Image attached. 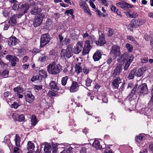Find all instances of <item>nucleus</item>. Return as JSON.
<instances>
[{
    "label": "nucleus",
    "instance_id": "obj_1",
    "mask_svg": "<svg viewBox=\"0 0 153 153\" xmlns=\"http://www.w3.org/2000/svg\"><path fill=\"white\" fill-rule=\"evenodd\" d=\"M62 70L61 66L57 64L55 66V63L53 62L48 65V73L53 74H56L59 73Z\"/></svg>",
    "mask_w": 153,
    "mask_h": 153
},
{
    "label": "nucleus",
    "instance_id": "obj_2",
    "mask_svg": "<svg viewBox=\"0 0 153 153\" xmlns=\"http://www.w3.org/2000/svg\"><path fill=\"white\" fill-rule=\"evenodd\" d=\"M88 39V40H87L85 41V44L84 45V47L83 48V55L84 56L88 53L92 48L90 45V42H92V37L89 36Z\"/></svg>",
    "mask_w": 153,
    "mask_h": 153
},
{
    "label": "nucleus",
    "instance_id": "obj_3",
    "mask_svg": "<svg viewBox=\"0 0 153 153\" xmlns=\"http://www.w3.org/2000/svg\"><path fill=\"white\" fill-rule=\"evenodd\" d=\"M120 47L116 45H114L111 47V50L110 51L111 56L115 59L117 56L120 55Z\"/></svg>",
    "mask_w": 153,
    "mask_h": 153
},
{
    "label": "nucleus",
    "instance_id": "obj_4",
    "mask_svg": "<svg viewBox=\"0 0 153 153\" xmlns=\"http://www.w3.org/2000/svg\"><path fill=\"white\" fill-rule=\"evenodd\" d=\"M148 90L147 84L145 83L142 84L138 87L136 92L139 94L140 96H142L146 94Z\"/></svg>",
    "mask_w": 153,
    "mask_h": 153
},
{
    "label": "nucleus",
    "instance_id": "obj_5",
    "mask_svg": "<svg viewBox=\"0 0 153 153\" xmlns=\"http://www.w3.org/2000/svg\"><path fill=\"white\" fill-rule=\"evenodd\" d=\"M44 17L45 16L44 15H41L35 17L33 21V25L34 27H37L41 25Z\"/></svg>",
    "mask_w": 153,
    "mask_h": 153
},
{
    "label": "nucleus",
    "instance_id": "obj_6",
    "mask_svg": "<svg viewBox=\"0 0 153 153\" xmlns=\"http://www.w3.org/2000/svg\"><path fill=\"white\" fill-rule=\"evenodd\" d=\"M24 97L26 101L29 103H32L35 98L31 92L29 91H26L25 92Z\"/></svg>",
    "mask_w": 153,
    "mask_h": 153
},
{
    "label": "nucleus",
    "instance_id": "obj_7",
    "mask_svg": "<svg viewBox=\"0 0 153 153\" xmlns=\"http://www.w3.org/2000/svg\"><path fill=\"white\" fill-rule=\"evenodd\" d=\"M116 5L117 6L125 9L127 8H131L133 7V5L127 3L125 1H121L120 2L117 3Z\"/></svg>",
    "mask_w": 153,
    "mask_h": 153
},
{
    "label": "nucleus",
    "instance_id": "obj_8",
    "mask_svg": "<svg viewBox=\"0 0 153 153\" xmlns=\"http://www.w3.org/2000/svg\"><path fill=\"white\" fill-rule=\"evenodd\" d=\"M40 47L42 48L44 47L48 43V34L47 33L42 35L40 39Z\"/></svg>",
    "mask_w": 153,
    "mask_h": 153
},
{
    "label": "nucleus",
    "instance_id": "obj_9",
    "mask_svg": "<svg viewBox=\"0 0 153 153\" xmlns=\"http://www.w3.org/2000/svg\"><path fill=\"white\" fill-rule=\"evenodd\" d=\"M134 58V56L132 55H128L127 54H124L121 56V59L122 61H124L125 60H126L127 62L131 63L133 61V59Z\"/></svg>",
    "mask_w": 153,
    "mask_h": 153
},
{
    "label": "nucleus",
    "instance_id": "obj_10",
    "mask_svg": "<svg viewBox=\"0 0 153 153\" xmlns=\"http://www.w3.org/2000/svg\"><path fill=\"white\" fill-rule=\"evenodd\" d=\"M82 45V42L81 41H79L77 43L73 49V52L75 54H78L81 51Z\"/></svg>",
    "mask_w": 153,
    "mask_h": 153
},
{
    "label": "nucleus",
    "instance_id": "obj_11",
    "mask_svg": "<svg viewBox=\"0 0 153 153\" xmlns=\"http://www.w3.org/2000/svg\"><path fill=\"white\" fill-rule=\"evenodd\" d=\"M96 44L100 46L103 45L105 44L106 41L105 39V35L104 34H102L100 35L98 40L96 41Z\"/></svg>",
    "mask_w": 153,
    "mask_h": 153
},
{
    "label": "nucleus",
    "instance_id": "obj_12",
    "mask_svg": "<svg viewBox=\"0 0 153 153\" xmlns=\"http://www.w3.org/2000/svg\"><path fill=\"white\" fill-rule=\"evenodd\" d=\"M32 5L28 3H25L21 6V13H27V10H29L30 6Z\"/></svg>",
    "mask_w": 153,
    "mask_h": 153
},
{
    "label": "nucleus",
    "instance_id": "obj_13",
    "mask_svg": "<svg viewBox=\"0 0 153 153\" xmlns=\"http://www.w3.org/2000/svg\"><path fill=\"white\" fill-rule=\"evenodd\" d=\"M121 83V80L119 77H117L112 82V84L115 89H117L119 85Z\"/></svg>",
    "mask_w": 153,
    "mask_h": 153
},
{
    "label": "nucleus",
    "instance_id": "obj_14",
    "mask_svg": "<svg viewBox=\"0 0 153 153\" xmlns=\"http://www.w3.org/2000/svg\"><path fill=\"white\" fill-rule=\"evenodd\" d=\"M18 39L15 37H10L8 41V43L10 46H14L18 43Z\"/></svg>",
    "mask_w": 153,
    "mask_h": 153
},
{
    "label": "nucleus",
    "instance_id": "obj_15",
    "mask_svg": "<svg viewBox=\"0 0 153 153\" xmlns=\"http://www.w3.org/2000/svg\"><path fill=\"white\" fill-rule=\"evenodd\" d=\"M78 89V85L76 82L73 81L72 85L70 88V91L71 92H75Z\"/></svg>",
    "mask_w": 153,
    "mask_h": 153
},
{
    "label": "nucleus",
    "instance_id": "obj_16",
    "mask_svg": "<svg viewBox=\"0 0 153 153\" xmlns=\"http://www.w3.org/2000/svg\"><path fill=\"white\" fill-rule=\"evenodd\" d=\"M122 67L120 66H118L115 68L113 71L112 75L115 76L119 75L122 71Z\"/></svg>",
    "mask_w": 153,
    "mask_h": 153
},
{
    "label": "nucleus",
    "instance_id": "obj_17",
    "mask_svg": "<svg viewBox=\"0 0 153 153\" xmlns=\"http://www.w3.org/2000/svg\"><path fill=\"white\" fill-rule=\"evenodd\" d=\"M101 52L100 51H97L93 56V58L95 61H98L101 56Z\"/></svg>",
    "mask_w": 153,
    "mask_h": 153
},
{
    "label": "nucleus",
    "instance_id": "obj_18",
    "mask_svg": "<svg viewBox=\"0 0 153 153\" xmlns=\"http://www.w3.org/2000/svg\"><path fill=\"white\" fill-rule=\"evenodd\" d=\"M17 16L14 15L12 16L10 18L9 20L8 21V23L9 24L11 25H14L16 23V17Z\"/></svg>",
    "mask_w": 153,
    "mask_h": 153
},
{
    "label": "nucleus",
    "instance_id": "obj_19",
    "mask_svg": "<svg viewBox=\"0 0 153 153\" xmlns=\"http://www.w3.org/2000/svg\"><path fill=\"white\" fill-rule=\"evenodd\" d=\"M135 76L137 77L141 76L145 71V69L141 68L137 70L136 69Z\"/></svg>",
    "mask_w": 153,
    "mask_h": 153
},
{
    "label": "nucleus",
    "instance_id": "obj_20",
    "mask_svg": "<svg viewBox=\"0 0 153 153\" xmlns=\"http://www.w3.org/2000/svg\"><path fill=\"white\" fill-rule=\"evenodd\" d=\"M73 55V52L71 47H68L66 50L65 56L68 58L71 57Z\"/></svg>",
    "mask_w": 153,
    "mask_h": 153
},
{
    "label": "nucleus",
    "instance_id": "obj_21",
    "mask_svg": "<svg viewBox=\"0 0 153 153\" xmlns=\"http://www.w3.org/2000/svg\"><path fill=\"white\" fill-rule=\"evenodd\" d=\"M92 146L96 148V149H100L102 148V146L100 145V142L97 140H95L92 144Z\"/></svg>",
    "mask_w": 153,
    "mask_h": 153
},
{
    "label": "nucleus",
    "instance_id": "obj_22",
    "mask_svg": "<svg viewBox=\"0 0 153 153\" xmlns=\"http://www.w3.org/2000/svg\"><path fill=\"white\" fill-rule=\"evenodd\" d=\"M50 87L52 90H57L58 89V87L55 81H52L50 84Z\"/></svg>",
    "mask_w": 153,
    "mask_h": 153
},
{
    "label": "nucleus",
    "instance_id": "obj_23",
    "mask_svg": "<svg viewBox=\"0 0 153 153\" xmlns=\"http://www.w3.org/2000/svg\"><path fill=\"white\" fill-rule=\"evenodd\" d=\"M14 141L15 143V145L17 147L20 146L21 138L17 134H16L15 137Z\"/></svg>",
    "mask_w": 153,
    "mask_h": 153
},
{
    "label": "nucleus",
    "instance_id": "obj_24",
    "mask_svg": "<svg viewBox=\"0 0 153 153\" xmlns=\"http://www.w3.org/2000/svg\"><path fill=\"white\" fill-rule=\"evenodd\" d=\"M35 146L34 144L30 141L28 142L27 149L28 151H32L34 149Z\"/></svg>",
    "mask_w": 153,
    "mask_h": 153
},
{
    "label": "nucleus",
    "instance_id": "obj_25",
    "mask_svg": "<svg viewBox=\"0 0 153 153\" xmlns=\"http://www.w3.org/2000/svg\"><path fill=\"white\" fill-rule=\"evenodd\" d=\"M136 69L134 68L132 69L129 73L128 76L129 79H134L135 75Z\"/></svg>",
    "mask_w": 153,
    "mask_h": 153
},
{
    "label": "nucleus",
    "instance_id": "obj_26",
    "mask_svg": "<svg viewBox=\"0 0 153 153\" xmlns=\"http://www.w3.org/2000/svg\"><path fill=\"white\" fill-rule=\"evenodd\" d=\"M11 65L13 66H14L17 62L19 61L18 59L16 56H13L11 59Z\"/></svg>",
    "mask_w": 153,
    "mask_h": 153
},
{
    "label": "nucleus",
    "instance_id": "obj_27",
    "mask_svg": "<svg viewBox=\"0 0 153 153\" xmlns=\"http://www.w3.org/2000/svg\"><path fill=\"white\" fill-rule=\"evenodd\" d=\"M13 91L18 94L22 93L24 91V89L20 86L17 87L13 88Z\"/></svg>",
    "mask_w": 153,
    "mask_h": 153
},
{
    "label": "nucleus",
    "instance_id": "obj_28",
    "mask_svg": "<svg viewBox=\"0 0 153 153\" xmlns=\"http://www.w3.org/2000/svg\"><path fill=\"white\" fill-rule=\"evenodd\" d=\"M16 120H17L19 122H22L24 121L25 119V116L23 114H17V115H16Z\"/></svg>",
    "mask_w": 153,
    "mask_h": 153
},
{
    "label": "nucleus",
    "instance_id": "obj_29",
    "mask_svg": "<svg viewBox=\"0 0 153 153\" xmlns=\"http://www.w3.org/2000/svg\"><path fill=\"white\" fill-rule=\"evenodd\" d=\"M80 64H76L75 66V71L77 73H79L82 71V69L80 66Z\"/></svg>",
    "mask_w": 153,
    "mask_h": 153
},
{
    "label": "nucleus",
    "instance_id": "obj_30",
    "mask_svg": "<svg viewBox=\"0 0 153 153\" xmlns=\"http://www.w3.org/2000/svg\"><path fill=\"white\" fill-rule=\"evenodd\" d=\"M39 10L36 7H35L32 9L30 11L31 13L33 15H36L39 12Z\"/></svg>",
    "mask_w": 153,
    "mask_h": 153
},
{
    "label": "nucleus",
    "instance_id": "obj_31",
    "mask_svg": "<svg viewBox=\"0 0 153 153\" xmlns=\"http://www.w3.org/2000/svg\"><path fill=\"white\" fill-rule=\"evenodd\" d=\"M4 142L7 144H10L11 143L10 141V136L7 135L4 138Z\"/></svg>",
    "mask_w": 153,
    "mask_h": 153
},
{
    "label": "nucleus",
    "instance_id": "obj_32",
    "mask_svg": "<svg viewBox=\"0 0 153 153\" xmlns=\"http://www.w3.org/2000/svg\"><path fill=\"white\" fill-rule=\"evenodd\" d=\"M39 75L42 76V78H46L47 76V73L44 70H41L39 72Z\"/></svg>",
    "mask_w": 153,
    "mask_h": 153
},
{
    "label": "nucleus",
    "instance_id": "obj_33",
    "mask_svg": "<svg viewBox=\"0 0 153 153\" xmlns=\"http://www.w3.org/2000/svg\"><path fill=\"white\" fill-rule=\"evenodd\" d=\"M68 79V76H65L62 78L61 80V83L62 85L63 86L65 85L67 83Z\"/></svg>",
    "mask_w": 153,
    "mask_h": 153
},
{
    "label": "nucleus",
    "instance_id": "obj_34",
    "mask_svg": "<svg viewBox=\"0 0 153 153\" xmlns=\"http://www.w3.org/2000/svg\"><path fill=\"white\" fill-rule=\"evenodd\" d=\"M42 79V76L39 75H36L35 76H33L32 78L31 79V81L32 82H34L35 81L37 80H40Z\"/></svg>",
    "mask_w": 153,
    "mask_h": 153
},
{
    "label": "nucleus",
    "instance_id": "obj_35",
    "mask_svg": "<svg viewBox=\"0 0 153 153\" xmlns=\"http://www.w3.org/2000/svg\"><path fill=\"white\" fill-rule=\"evenodd\" d=\"M10 10V8H6L3 11L2 14L5 17H7L8 16Z\"/></svg>",
    "mask_w": 153,
    "mask_h": 153
},
{
    "label": "nucleus",
    "instance_id": "obj_36",
    "mask_svg": "<svg viewBox=\"0 0 153 153\" xmlns=\"http://www.w3.org/2000/svg\"><path fill=\"white\" fill-rule=\"evenodd\" d=\"M126 47L129 52H131L132 51L133 48L132 46L130 44L127 43L126 44Z\"/></svg>",
    "mask_w": 153,
    "mask_h": 153
},
{
    "label": "nucleus",
    "instance_id": "obj_37",
    "mask_svg": "<svg viewBox=\"0 0 153 153\" xmlns=\"http://www.w3.org/2000/svg\"><path fill=\"white\" fill-rule=\"evenodd\" d=\"M31 124L34 126L37 123L36 117L34 115H32L31 118Z\"/></svg>",
    "mask_w": 153,
    "mask_h": 153
},
{
    "label": "nucleus",
    "instance_id": "obj_38",
    "mask_svg": "<svg viewBox=\"0 0 153 153\" xmlns=\"http://www.w3.org/2000/svg\"><path fill=\"white\" fill-rule=\"evenodd\" d=\"M85 85L87 87H89L90 86L92 82V80L89 78L88 77L85 80Z\"/></svg>",
    "mask_w": 153,
    "mask_h": 153
},
{
    "label": "nucleus",
    "instance_id": "obj_39",
    "mask_svg": "<svg viewBox=\"0 0 153 153\" xmlns=\"http://www.w3.org/2000/svg\"><path fill=\"white\" fill-rule=\"evenodd\" d=\"M19 3L18 2L14 3L12 7V9L14 10H18L19 7Z\"/></svg>",
    "mask_w": 153,
    "mask_h": 153
},
{
    "label": "nucleus",
    "instance_id": "obj_40",
    "mask_svg": "<svg viewBox=\"0 0 153 153\" xmlns=\"http://www.w3.org/2000/svg\"><path fill=\"white\" fill-rule=\"evenodd\" d=\"M141 21L140 19L134 20L133 21L134 25L137 26H139L140 25H142V24H140Z\"/></svg>",
    "mask_w": 153,
    "mask_h": 153
},
{
    "label": "nucleus",
    "instance_id": "obj_41",
    "mask_svg": "<svg viewBox=\"0 0 153 153\" xmlns=\"http://www.w3.org/2000/svg\"><path fill=\"white\" fill-rule=\"evenodd\" d=\"M83 8L85 12L87 13L88 15H91V13L90 12V10L88 7L86 6H85Z\"/></svg>",
    "mask_w": 153,
    "mask_h": 153
},
{
    "label": "nucleus",
    "instance_id": "obj_42",
    "mask_svg": "<svg viewBox=\"0 0 153 153\" xmlns=\"http://www.w3.org/2000/svg\"><path fill=\"white\" fill-rule=\"evenodd\" d=\"M44 145H45L44 148V153H48V144L47 143L45 142L43 143Z\"/></svg>",
    "mask_w": 153,
    "mask_h": 153
},
{
    "label": "nucleus",
    "instance_id": "obj_43",
    "mask_svg": "<svg viewBox=\"0 0 153 153\" xmlns=\"http://www.w3.org/2000/svg\"><path fill=\"white\" fill-rule=\"evenodd\" d=\"M80 1L79 3V5L80 7L82 8H83L85 6H86V3L84 1H82V0H80Z\"/></svg>",
    "mask_w": 153,
    "mask_h": 153
},
{
    "label": "nucleus",
    "instance_id": "obj_44",
    "mask_svg": "<svg viewBox=\"0 0 153 153\" xmlns=\"http://www.w3.org/2000/svg\"><path fill=\"white\" fill-rule=\"evenodd\" d=\"M56 94V93L54 91H48V96L50 97L54 96Z\"/></svg>",
    "mask_w": 153,
    "mask_h": 153
},
{
    "label": "nucleus",
    "instance_id": "obj_45",
    "mask_svg": "<svg viewBox=\"0 0 153 153\" xmlns=\"http://www.w3.org/2000/svg\"><path fill=\"white\" fill-rule=\"evenodd\" d=\"M134 89H135V88H133V89L132 90L131 93L129 94V95L128 96V97L130 98H131L132 97L134 96V95L135 94V90Z\"/></svg>",
    "mask_w": 153,
    "mask_h": 153
},
{
    "label": "nucleus",
    "instance_id": "obj_46",
    "mask_svg": "<svg viewBox=\"0 0 153 153\" xmlns=\"http://www.w3.org/2000/svg\"><path fill=\"white\" fill-rule=\"evenodd\" d=\"M17 115L16 113H11L10 115V117L13 119L14 120H16V115Z\"/></svg>",
    "mask_w": 153,
    "mask_h": 153
},
{
    "label": "nucleus",
    "instance_id": "obj_47",
    "mask_svg": "<svg viewBox=\"0 0 153 153\" xmlns=\"http://www.w3.org/2000/svg\"><path fill=\"white\" fill-rule=\"evenodd\" d=\"M19 106V105L18 104V103L16 102H14L11 105L12 107L15 109L17 108Z\"/></svg>",
    "mask_w": 153,
    "mask_h": 153
},
{
    "label": "nucleus",
    "instance_id": "obj_48",
    "mask_svg": "<svg viewBox=\"0 0 153 153\" xmlns=\"http://www.w3.org/2000/svg\"><path fill=\"white\" fill-rule=\"evenodd\" d=\"M143 138V136L141 135H140L138 136H137L135 137V140L137 142H138V140H142Z\"/></svg>",
    "mask_w": 153,
    "mask_h": 153
},
{
    "label": "nucleus",
    "instance_id": "obj_49",
    "mask_svg": "<svg viewBox=\"0 0 153 153\" xmlns=\"http://www.w3.org/2000/svg\"><path fill=\"white\" fill-rule=\"evenodd\" d=\"M113 34L114 31L112 30L110 28H109L108 30L107 33L108 36H111L113 35Z\"/></svg>",
    "mask_w": 153,
    "mask_h": 153
},
{
    "label": "nucleus",
    "instance_id": "obj_50",
    "mask_svg": "<svg viewBox=\"0 0 153 153\" xmlns=\"http://www.w3.org/2000/svg\"><path fill=\"white\" fill-rule=\"evenodd\" d=\"M101 1L102 4L104 5L107 7L108 5V3L106 0H100Z\"/></svg>",
    "mask_w": 153,
    "mask_h": 153
},
{
    "label": "nucleus",
    "instance_id": "obj_51",
    "mask_svg": "<svg viewBox=\"0 0 153 153\" xmlns=\"http://www.w3.org/2000/svg\"><path fill=\"white\" fill-rule=\"evenodd\" d=\"M74 10L73 9H70L69 10H66L65 12V13L68 14H69L71 15L73 14Z\"/></svg>",
    "mask_w": 153,
    "mask_h": 153
},
{
    "label": "nucleus",
    "instance_id": "obj_52",
    "mask_svg": "<svg viewBox=\"0 0 153 153\" xmlns=\"http://www.w3.org/2000/svg\"><path fill=\"white\" fill-rule=\"evenodd\" d=\"M130 64L129 63H128L127 62L125 63V66L124 67V69L125 71L127 70L128 69Z\"/></svg>",
    "mask_w": 153,
    "mask_h": 153
},
{
    "label": "nucleus",
    "instance_id": "obj_53",
    "mask_svg": "<svg viewBox=\"0 0 153 153\" xmlns=\"http://www.w3.org/2000/svg\"><path fill=\"white\" fill-rule=\"evenodd\" d=\"M9 24L5 23H4V30H6L8 29L9 27Z\"/></svg>",
    "mask_w": 153,
    "mask_h": 153
},
{
    "label": "nucleus",
    "instance_id": "obj_54",
    "mask_svg": "<svg viewBox=\"0 0 153 153\" xmlns=\"http://www.w3.org/2000/svg\"><path fill=\"white\" fill-rule=\"evenodd\" d=\"M111 9L112 11L114 12H117L118 10V9L117 8L114 6H112L111 8Z\"/></svg>",
    "mask_w": 153,
    "mask_h": 153
},
{
    "label": "nucleus",
    "instance_id": "obj_55",
    "mask_svg": "<svg viewBox=\"0 0 153 153\" xmlns=\"http://www.w3.org/2000/svg\"><path fill=\"white\" fill-rule=\"evenodd\" d=\"M39 52V50L36 48H34L32 51V53L35 54Z\"/></svg>",
    "mask_w": 153,
    "mask_h": 153
},
{
    "label": "nucleus",
    "instance_id": "obj_56",
    "mask_svg": "<svg viewBox=\"0 0 153 153\" xmlns=\"http://www.w3.org/2000/svg\"><path fill=\"white\" fill-rule=\"evenodd\" d=\"M9 73V71L7 70H5L2 72V74L4 76H6L8 75Z\"/></svg>",
    "mask_w": 153,
    "mask_h": 153
},
{
    "label": "nucleus",
    "instance_id": "obj_57",
    "mask_svg": "<svg viewBox=\"0 0 153 153\" xmlns=\"http://www.w3.org/2000/svg\"><path fill=\"white\" fill-rule=\"evenodd\" d=\"M83 71L84 74H87L89 72V70L88 69L85 67L83 69Z\"/></svg>",
    "mask_w": 153,
    "mask_h": 153
},
{
    "label": "nucleus",
    "instance_id": "obj_58",
    "mask_svg": "<svg viewBox=\"0 0 153 153\" xmlns=\"http://www.w3.org/2000/svg\"><path fill=\"white\" fill-rule=\"evenodd\" d=\"M19 149L17 147H15L13 149V153H19Z\"/></svg>",
    "mask_w": 153,
    "mask_h": 153
},
{
    "label": "nucleus",
    "instance_id": "obj_59",
    "mask_svg": "<svg viewBox=\"0 0 153 153\" xmlns=\"http://www.w3.org/2000/svg\"><path fill=\"white\" fill-rule=\"evenodd\" d=\"M66 53V50L65 49H63L62 50L61 52V56H64L65 55Z\"/></svg>",
    "mask_w": 153,
    "mask_h": 153
},
{
    "label": "nucleus",
    "instance_id": "obj_60",
    "mask_svg": "<svg viewBox=\"0 0 153 153\" xmlns=\"http://www.w3.org/2000/svg\"><path fill=\"white\" fill-rule=\"evenodd\" d=\"M10 95V93L9 91H6L4 94V97H8Z\"/></svg>",
    "mask_w": 153,
    "mask_h": 153
},
{
    "label": "nucleus",
    "instance_id": "obj_61",
    "mask_svg": "<svg viewBox=\"0 0 153 153\" xmlns=\"http://www.w3.org/2000/svg\"><path fill=\"white\" fill-rule=\"evenodd\" d=\"M89 34L87 32H86L83 35V38L85 39H88L89 37Z\"/></svg>",
    "mask_w": 153,
    "mask_h": 153
},
{
    "label": "nucleus",
    "instance_id": "obj_62",
    "mask_svg": "<svg viewBox=\"0 0 153 153\" xmlns=\"http://www.w3.org/2000/svg\"><path fill=\"white\" fill-rule=\"evenodd\" d=\"M148 61V58L145 57L142 59L141 62L142 63H144L146 62H147Z\"/></svg>",
    "mask_w": 153,
    "mask_h": 153
},
{
    "label": "nucleus",
    "instance_id": "obj_63",
    "mask_svg": "<svg viewBox=\"0 0 153 153\" xmlns=\"http://www.w3.org/2000/svg\"><path fill=\"white\" fill-rule=\"evenodd\" d=\"M46 56H44L42 58H39V60L41 62L45 61L46 59Z\"/></svg>",
    "mask_w": 153,
    "mask_h": 153
},
{
    "label": "nucleus",
    "instance_id": "obj_64",
    "mask_svg": "<svg viewBox=\"0 0 153 153\" xmlns=\"http://www.w3.org/2000/svg\"><path fill=\"white\" fill-rule=\"evenodd\" d=\"M102 100L103 102L105 103H107L108 102V99L107 97L105 96H103L102 98Z\"/></svg>",
    "mask_w": 153,
    "mask_h": 153
}]
</instances>
